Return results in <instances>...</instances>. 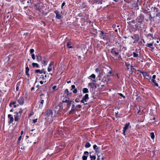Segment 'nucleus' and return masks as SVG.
<instances>
[{
	"instance_id": "nucleus-1",
	"label": "nucleus",
	"mask_w": 160,
	"mask_h": 160,
	"mask_svg": "<svg viewBox=\"0 0 160 160\" xmlns=\"http://www.w3.org/2000/svg\"><path fill=\"white\" fill-rule=\"evenodd\" d=\"M144 20V17L142 16H139L137 17V21L138 22L137 23V25H135V30L136 31L137 30L139 29L140 28V25L142 23Z\"/></svg>"
},
{
	"instance_id": "nucleus-2",
	"label": "nucleus",
	"mask_w": 160,
	"mask_h": 160,
	"mask_svg": "<svg viewBox=\"0 0 160 160\" xmlns=\"http://www.w3.org/2000/svg\"><path fill=\"white\" fill-rule=\"evenodd\" d=\"M89 99L88 95V94H86L84 96L82 97V100L80 101L81 102L84 103V105H87V103H85V102L87 101V100Z\"/></svg>"
},
{
	"instance_id": "nucleus-3",
	"label": "nucleus",
	"mask_w": 160,
	"mask_h": 160,
	"mask_svg": "<svg viewBox=\"0 0 160 160\" xmlns=\"http://www.w3.org/2000/svg\"><path fill=\"white\" fill-rule=\"evenodd\" d=\"M18 103L20 105H22L24 103V96H20L17 100Z\"/></svg>"
},
{
	"instance_id": "nucleus-4",
	"label": "nucleus",
	"mask_w": 160,
	"mask_h": 160,
	"mask_svg": "<svg viewBox=\"0 0 160 160\" xmlns=\"http://www.w3.org/2000/svg\"><path fill=\"white\" fill-rule=\"evenodd\" d=\"M140 73H141L144 77H147L146 78L148 79H150L151 78V76L147 72H140Z\"/></svg>"
},
{
	"instance_id": "nucleus-5",
	"label": "nucleus",
	"mask_w": 160,
	"mask_h": 160,
	"mask_svg": "<svg viewBox=\"0 0 160 160\" xmlns=\"http://www.w3.org/2000/svg\"><path fill=\"white\" fill-rule=\"evenodd\" d=\"M153 11L155 13H156V17H160V10H159V9L158 8H157L156 7H154L153 8Z\"/></svg>"
},
{
	"instance_id": "nucleus-6",
	"label": "nucleus",
	"mask_w": 160,
	"mask_h": 160,
	"mask_svg": "<svg viewBox=\"0 0 160 160\" xmlns=\"http://www.w3.org/2000/svg\"><path fill=\"white\" fill-rule=\"evenodd\" d=\"M99 32H100V35L101 38H102L104 40L106 37L108 36V34L107 33L103 32L102 31H99Z\"/></svg>"
},
{
	"instance_id": "nucleus-7",
	"label": "nucleus",
	"mask_w": 160,
	"mask_h": 160,
	"mask_svg": "<svg viewBox=\"0 0 160 160\" xmlns=\"http://www.w3.org/2000/svg\"><path fill=\"white\" fill-rule=\"evenodd\" d=\"M19 111L18 112H14V114H15V115H14V116H16L18 117H21V114L23 112V110L21 108H20L19 109Z\"/></svg>"
},
{
	"instance_id": "nucleus-8",
	"label": "nucleus",
	"mask_w": 160,
	"mask_h": 160,
	"mask_svg": "<svg viewBox=\"0 0 160 160\" xmlns=\"http://www.w3.org/2000/svg\"><path fill=\"white\" fill-rule=\"evenodd\" d=\"M54 13L56 14V18L58 19H61L62 18V16L60 14L59 12L57 10L54 11Z\"/></svg>"
},
{
	"instance_id": "nucleus-9",
	"label": "nucleus",
	"mask_w": 160,
	"mask_h": 160,
	"mask_svg": "<svg viewBox=\"0 0 160 160\" xmlns=\"http://www.w3.org/2000/svg\"><path fill=\"white\" fill-rule=\"evenodd\" d=\"M49 76V75H47V74H45V75H41L39 78V79H41L44 82H46V79L47 78H48Z\"/></svg>"
},
{
	"instance_id": "nucleus-10",
	"label": "nucleus",
	"mask_w": 160,
	"mask_h": 160,
	"mask_svg": "<svg viewBox=\"0 0 160 160\" xmlns=\"http://www.w3.org/2000/svg\"><path fill=\"white\" fill-rule=\"evenodd\" d=\"M130 124L129 122L125 124V126L124 127L123 130V133L125 136L126 135V131L128 128Z\"/></svg>"
},
{
	"instance_id": "nucleus-11",
	"label": "nucleus",
	"mask_w": 160,
	"mask_h": 160,
	"mask_svg": "<svg viewBox=\"0 0 160 160\" xmlns=\"http://www.w3.org/2000/svg\"><path fill=\"white\" fill-rule=\"evenodd\" d=\"M156 75H153L152 77V78L151 79V82L154 84V85L157 87H158V83H157L155 80V79L156 78Z\"/></svg>"
},
{
	"instance_id": "nucleus-12",
	"label": "nucleus",
	"mask_w": 160,
	"mask_h": 160,
	"mask_svg": "<svg viewBox=\"0 0 160 160\" xmlns=\"http://www.w3.org/2000/svg\"><path fill=\"white\" fill-rule=\"evenodd\" d=\"M96 78L95 75L94 74H92L89 76L88 78L91 79L93 82H97L96 80L95 79Z\"/></svg>"
},
{
	"instance_id": "nucleus-13",
	"label": "nucleus",
	"mask_w": 160,
	"mask_h": 160,
	"mask_svg": "<svg viewBox=\"0 0 160 160\" xmlns=\"http://www.w3.org/2000/svg\"><path fill=\"white\" fill-rule=\"evenodd\" d=\"M131 38L133 39L136 40L137 42L138 41L140 38L139 35L137 34H134L133 36H132Z\"/></svg>"
},
{
	"instance_id": "nucleus-14",
	"label": "nucleus",
	"mask_w": 160,
	"mask_h": 160,
	"mask_svg": "<svg viewBox=\"0 0 160 160\" xmlns=\"http://www.w3.org/2000/svg\"><path fill=\"white\" fill-rule=\"evenodd\" d=\"M54 62H51L49 64V66L48 68V72L51 71L52 70V66L53 68Z\"/></svg>"
},
{
	"instance_id": "nucleus-15",
	"label": "nucleus",
	"mask_w": 160,
	"mask_h": 160,
	"mask_svg": "<svg viewBox=\"0 0 160 160\" xmlns=\"http://www.w3.org/2000/svg\"><path fill=\"white\" fill-rule=\"evenodd\" d=\"M89 155V153L88 151H85L84 152L83 155L82 157V159L83 160H87V157Z\"/></svg>"
},
{
	"instance_id": "nucleus-16",
	"label": "nucleus",
	"mask_w": 160,
	"mask_h": 160,
	"mask_svg": "<svg viewBox=\"0 0 160 160\" xmlns=\"http://www.w3.org/2000/svg\"><path fill=\"white\" fill-rule=\"evenodd\" d=\"M8 118L9 119L8 122L10 123H12L14 120L11 114L8 115Z\"/></svg>"
},
{
	"instance_id": "nucleus-17",
	"label": "nucleus",
	"mask_w": 160,
	"mask_h": 160,
	"mask_svg": "<svg viewBox=\"0 0 160 160\" xmlns=\"http://www.w3.org/2000/svg\"><path fill=\"white\" fill-rule=\"evenodd\" d=\"M110 52L112 54H114V56H118V55L119 54L118 52H117L113 48L111 49Z\"/></svg>"
},
{
	"instance_id": "nucleus-18",
	"label": "nucleus",
	"mask_w": 160,
	"mask_h": 160,
	"mask_svg": "<svg viewBox=\"0 0 160 160\" xmlns=\"http://www.w3.org/2000/svg\"><path fill=\"white\" fill-rule=\"evenodd\" d=\"M46 115L48 116H52V112L51 109H49L47 110L46 112Z\"/></svg>"
},
{
	"instance_id": "nucleus-19",
	"label": "nucleus",
	"mask_w": 160,
	"mask_h": 160,
	"mask_svg": "<svg viewBox=\"0 0 160 160\" xmlns=\"http://www.w3.org/2000/svg\"><path fill=\"white\" fill-rule=\"evenodd\" d=\"M36 57L37 58V60L38 62H42V61L43 60L42 59V57L39 55H36Z\"/></svg>"
},
{
	"instance_id": "nucleus-20",
	"label": "nucleus",
	"mask_w": 160,
	"mask_h": 160,
	"mask_svg": "<svg viewBox=\"0 0 160 160\" xmlns=\"http://www.w3.org/2000/svg\"><path fill=\"white\" fill-rule=\"evenodd\" d=\"M103 75V74L102 73V72H100V73H99V74L98 75L97 78H99L98 80L100 81H102L103 80V79H102V76Z\"/></svg>"
},
{
	"instance_id": "nucleus-21",
	"label": "nucleus",
	"mask_w": 160,
	"mask_h": 160,
	"mask_svg": "<svg viewBox=\"0 0 160 160\" xmlns=\"http://www.w3.org/2000/svg\"><path fill=\"white\" fill-rule=\"evenodd\" d=\"M72 45V43L71 42H67L66 46L69 48H72V47L71 46Z\"/></svg>"
},
{
	"instance_id": "nucleus-22",
	"label": "nucleus",
	"mask_w": 160,
	"mask_h": 160,
	"mask_svg": "<svg viewBox=\"0 0 160 160\" xmlns=\"http://www.w3.org/2000/svg\"><path fill=\"white\" fill-rule=\"evenodd\" d=\"M90 157L91 160H95L96 158L95 156V155H92V153L91 152H90Z\"/></svg>"
},
{
	"instance_id": "nucleus-23",
	"label": "nucleus",
	"mask_w": 160,
	"mask_h": 160,
	"mask_svg": "<svg viewBox=\"0 0 160 160\" xmlns=\"http://www.w3.org/2000/svg\"><path fill=\"white\" fill-rule=\"evenodd\" d=\"M25 69H26L25 73L26 74V75L28 77H29V76H30V75H29V74L28 73V72H29V67L28 66L26 67V68H25Z\"/></svg>"
},
{
	"instance_id": "nucleus-24",
	"label": "nucleus",
	"mask_w": 160,
	"mask_h": 160,
	"mask_svg": "<svg viewBox=\"0 0 160 160\" xmlns=\"http://www.w3.org/2000/svg\"><path fill=\"white\" fill-rule=\"evenodd\" d=\"M61 108V106L60 105H57L55 108V111L56 112H59L60 110V109Z\"/></svg>"
},
{
	"instance_id": "nucleus-25",
	"label": "nucleus",
	"mask_w": 160,
	"mask_h": 160,
	"mask_svg": "<svg viewBox=\"0 0 160 160\" xmlns=\"http://www.w3.org/2000/svg\"><path fill=\"white\" fill-rule=\"evenodd\" d=\"M44 102V100H40V102L39 103V108H42V106Z\"/></svg>"
},
{
	"instance_id": "nucleus-26",
	"label": "nucleus",
	"mask_w": 160,
	"mask_h": 160,
	"mask_svg": "<svg viewBox=\"0 0 160 160\" xmlns=\"http://www.w3.org/2000/svg\"><path fill=\"white\" fill-rule=\"evenodd\" d=\"M153 45V43H148L146 45V46L147 47H148L152 48V49H153L154 48L153 47H152Z\"/></svg>"
},
{
	"instance_id": "nucleus-27",
	"label": "nucleus",
	"mask_w": 160,
	"mask_h": 160,
	"mask_svg": "<svg viewBox=\"0 0 160 160\" xmlns=\"http://www.w3.org/2000/svg\"><path fill=\"white\" fill-rule=\"evenodd\" d=\"M32 66L33 68H35V67L37 68H39V66L38 64L34 62H33L32 63Z\"/></svg>"
},
{
	"instance_id": "nucleus-28",
	"label": "nucleus",
	"mask_w": 160,
	"mask_h": 160,
	"mask_svg": "<svg viewBox=\"0 0 160 160\" xmlns=\"http://www.w3.org/2000/svg\"><path fill=\"white\" fill-rule=\"evenodd\" d=\"M138 52L136 51V52H133V57H138Z\"/></svg>"
},
{
	"instance_id": "nucleus-29",
	"label": "nucleus",
	"mask_w": 160,
	"mask_h": 160,
	"mask_svg": "<svg viewBox=\"0 0 160 160\" xmlns=\"http://www.w3.org/2000/svg\"><path fill=\"white\" fill-rule=\"evenodd\" d=\"M88 91L87 88H84L82 89V92L83 93H85L88 92Z\"/></svg>"
},
{
	"instance_id": "nucleus-30",
	"label": "nucleus",
	"mask_w": 160,
	"mask_h": 160,
	"mask_svg": "<svg viewBox=\"0 0 160 160\" xmlns=\"http://www.w3.org/2000/svg\"><path fill=\"white\" fill-rule=\"evenodd\" d=\"M48 61L47 60H43L41 62L42 64H44L45 66L47 65Z\"/></svg>"
},
{
	"instance_id": "nucleus-31",
	"label": "nucleus",
	"mask_w": 160,
	"mask_h": 160,
	"mask_svg": "<svg viewBox=\"0 0 160 160\" xmlns=\"http://www.w3.org/2000/svg\"><path fill=\"white\" fill-rule=\"evenodd\" d=\"M42 70L37 69L35 70V73H39L40 74L42 73Z\"/></svg>"
},
{
	"instance_id": "nucleus-32",
	"label": "nucleus",
	"mask_w": 160,
	"mask_h": 160,
	"mask_svg": "<svg viewBox=\"0 0 160 160\" xmlns=\"http://www.w3.org/2000/svg\"><path fill=\"white\" fill-rule=\"evenodd\" d=\"M40 96L41 97L40 100H44L45 98V96L43 93H42L40 95Z\"/></svg>"
},
{
	"instance_id": "nucleus-33",
	"label": "nucleus",
	"mask_w": 160,
	"mask_h": 160,
	"mask_svg": "<svg viewBox=\"0 0 160 160\" xmlns=\"http://www.w3.org/2000/svg\"><path fill=\"white\" fill-rule=\"evenodd\" d=\"M14 120L15 121L18 122L19 119L21 117L14 116Z\"/></svg>"
},
{
	"instance_id": "nucleus-34",
	"label": "nucleus",
	"mask_w": 160,
	"mask_h": 160,
	"mask_svg": "<svg viewBox=\"0 0 160 160\" xmlns=\"http://www.w3.org/2000/svg\"><path fill=\"white\" fill-rule=\"evenodd\" d=\"M91 146V144L89 142H86L85 144V147L86 148H89Z\"/></svg>"
},
{
	"instance_id": "nucleus-35",
	"label": "nucleus",
	"mask_w": 160,
	"mask_h": 160,
	"mask_svg": "<svg viewBox=\"0 0 160 160\" xmlns=\"http://www.w3.org/2000/svg\"><path fill=\"white\" fill-rule=\"evenodd\" d=\"M112 70H110L109 72L108 73V74H107V77H110L112 75H113V74L112 75Z\"/></svg>"
},
{
	"instance_id": "nucleus-36",
	"label": "nucleus",
	"mask_w": 160,
	"mask_h": 160,
	"mask_svg": "<svg viewBox=\"0 0 160 160\" xmlns=\"http://www.w3.org/2000/svg\"><path fill=\"white\" fill-rule=\"evenodd\" d=\"M150 136L152 139H153L154 138L155 136L154 132H152L150 133Z\"/></svg>"
},
{
	"instance_id": "nucleus-37",
	"label": "nucleus",
	"mask_w": 160,
	"mask_h": 160,
	"mask_svg": "<svg viewBox=\"0 0 160 160\" xmlns=\"http://www.w3.org/2000/svg\"><path fill=\"white\" fill-rule=\"evenodd\" d=\"M35 6L36 7L37 10H40L41 9V8L39 5H35Z\"/></svg>"
},
{
	"instance_id": "nucleus-38",
	"label": "nucleus",
	"mask_w": 160,
	"mask_h": 160,
	"mask_svg": "<svg viewBox=\"0 0 160 160\" xmlns=\"http://www.w3.org/2000/svg\"><path fill=\"white\" fill-rule=\"evenodd\" d=\"M95 72L97 73L99 72V73L100 72H102L98 68H97L95 69Z\"/></svg>"
},
{
	"instance_id": "nucleus-39",
	"label": "nucleus",
	"mask_w": 160,
	"mask_h": 160,
	"mask_svg": "<svg viewBox=\"0 0 160 160\" xmlns=\"http://www.w3.org/2000/svg\"><path fill=\"white\" fill-rule=\"evenodd\" d=\"M34 51V50L33 49H30V52L31 54H32L33 53Z\"/></svg>"
},
{
	"instance_id": "nucleus-40",
	"label": "nucleus",
	"mask_w": 160,
	"mask_h": 160,
	"mask_svg": "<svg viewBox=\"0 0 160 160\" xmlns=\"http://www.w3.org/2000/svg\"><path fill=\"white\" fill-rule=\"evenodd\" d=\"M82 108V106H81L80 105V104H78V105H77L76 107H75V108Z\"/></svg>"
},
{
	"instance_id": "nucleus-41",
	"label": "nucleus",
	"mask_w": 160,
	"mask_h": 160,
	"mask_svg": "<svg viewBox=\"0 0 160 160\" xmlns=\"http://www.w3.org/2000/svg\"><path fill=\"white\" fill-rule=\"evenodd\" d=\"M75 108V105L74 104H72V106L71 110L72 111H73Z\"/></svg>"
},
{
	"instance_id": "nucleus-42",
	"label": "nucleus",
	"mask_w": 160,
	"mask_h": 160,
	"mask_svg": "<svg viewBox=\"0 0 160 160\" xmlns=\"http://www.w3.org/2000/svg\"><path fill=\"white\" fill-rule=\"evenodd\" d=\"M78 91L77 88L74 89L73 90L72 92L74 93H76Z\"/></svg>"
},
{
	"instance_id": "nucleus-43",
	"label": "nucleus",
	"mask_w": 160,
	"mask_h": 160,
	"mask_svg": "<svg viewBox=\"0 0 160 160\" xmlns=\"http://www.w3.org/2000/svg\"><path fill=\"white\" fill-rule=\"evenodd\" d=\"M125 65L127 66V67H128V66H130V64L128 62H125ZM128 68V69L129 68Z\"/></svg>"
},
{
	"instance_id": "nucleus-44",
	"label": "nucleus",
	"mask_w": 160,
	"mask_h": 160,
	"mask_svg": "<svg viewBox=\"0 0 160 160\" xmlns=\"http://www.w3.org/2000/svg\"><path fill=\"white\" fill-rule=\"evenodd\" d=\"M21 138H22V136H20L19 138H18V143H20V141L21 140Z\"/></svg>"
},
{
	"instance_id": "nucleus-45",
	"label": "nucleus",
	"mask_w": 160,
	"mask_h": 160,
	"mask_svg": "<svg viewBox=\"0 0 160 160\" xmlns=\"http://www.w3.org/2000/svg\"><path fill=\"white\" fill-rule=\"evenodd\" d=\"M68 89H66L65 90H64V92L66 94H67V95L68 94Z\"/></svg>"
},
{
	"instance_id": "nucleus-46",
	"label": "nucleus",
	"mask_w": 160,
	"mask_h": 160,
	"mask_svg": "<svg viewBox=\"0 0 160 160\" xmlns=\"http://www.w3.org/2000/svg\"><path fill=\"white\" fill-rule=\"evenodd\" d=\"M32 54L31 56H32V58L33 60H34L35 58L34 54V53H33L32 54Z\"/></svg>"
},
{
	"instance_id": "nucleus-47",
	"label": "nucleus",
	"mask_w": 160,
	"mask_h": 160,
	"mask_svg": "<svg viewBox=\"0 0 160 160\" xmlns=\"http://www.w3.org/2000/svg\"><path fill=\"white\" fill-rule=\"evenodd\" d=\"M126 50H127L126 47H125L124 46H123L122 47V50H123V51H125Z\"/></svg>"
},
{
	"instance_id": "nucleus-48",
	"label": "nucleus",
	"mask_w": 160,
	"mask_h": 160,
	"mask_svg": "<svg viewBox=\"0 0 160 160\" xmlns=\"http://www.w3.org/2000/svg\"><path fill=\"white\" fill-rule=\"evenodd\" d=\"M99 149H100V147H97L96 149L95 150L96 152H99Z\"/></svg>"
},
{
	"instance_id": "nucleus-49",
	"label": "nucleus",
	"mask_w": 160,
	"mask_h": 160,
	"mask_svg": "<svg viewBox=\"0 0 160 160\" xmlns=\"http://www.w3.org/2000/svg\"><path fill=\"white\" fill-rule=\"evenodd\" d=\"M95 2L97 3H98V4H99V3L101 4L102 3V1L99 2V1H98V0H96Z\"/></svg>"
},
{
	"instance_id": "nucleus-50",
	"label": "nucleus",
	"mask_w": 160,
	"mask_h": 160,
	"mask_svg": "<svg viewBox=\"0 0 160 160\" xmlns=\"http://www.w3.org/2000/svg\"><path fill=\"white\" fill-rule=\"evenodd\" d=\"M154 18V17H152V16L151 14H149V19H150V20H151L152 18Z\"/></svg>"
},
{
	"instance_id": "nucleus-51",
	"label": "nucleus",
	"mask_w": 160,
	"mask_h": 160,
	"mask_svg": "<svg viewBox=\"0 0 160 160\" xmlns=\"http://www.w3.org/2000/svg\"><path fill=\"white\" fill-rule=\"evenodd\" d=\"M75 102H80V100L79 98H76L75 100Z\"/></svg>"
},
{
	"instance_id": "nucleus-52",
	"label": "nucleus",
	"mask_w": 160,
	"mask_h": 160,
	"mask_svg": "<svg viewBox=\"0 0 160 160\" xmlns=\"http://www.w3.org/2000/svg\"><path fill=\"white\" fill-rule=\"evenodd\" d=\"M118 94L120 95V96H121V97H123L124 98H125V97L124 96L122 93H118Z\"/></svg>"
},
{
	"instance_id": "nucleus-53",
	"label": "nucleus",
	"mask_w": 160,
	"mask_h": 160,
	"mask_svg": "<svg viewBox=\"0 0 160 160\" xmlns=\"http://www.w3.org/2000/svg\"><path fill=\"white\" fill-rule=\"evenodd\" d=\"M72 89L71 90H72V89H74L75 88V86L74 85H72L71 86Z\"/></svg>"
},
{
	"instance_id": "nucleus-54",
	"label": "nucleus",
	"mask_w": 160,
	"mask_h": 160,
	"mask_svg": "<svg viewBox=\"0 0 160 160\" xmlns=\"http://www.w3.org/2000/svg\"><path fill=\"white\" fill-rule=\"evenodd\" d=\"M65 3L64 2L62 4V6H61V8L62 9H63V6H64V5H65Z\"/></svg>"
},
{
	"instance_id": "nucleus-55",
	"label": "nucleus",
	"mask_w": 160,
	"mask_h": 160,
	"mask_svg": "<svg viewBox=\"0 0 160 160\" xmlns=\"http://www.w3.org/2000/svg\"><path fill=\"white\" fill-rule=\"evenodd\" d=\"M98 146L96 145H94L93 146V149L95 150L96 148H97V147Z\"/></svg>"
},
{
	"instance_id": "nucleus-56",
	"label": "nucleus",
	"mask_w": 160,
	"mask_h": 160,
	"mask_svg": "<svg viewBox=\"0 0 160 160\" xmlns=\"http://www.w3.org/2000/svg\"><path fill=\"white\" fill-rule=\"evenodd\" d=\"M42 73H43V75H45V74H46V72L45 71H44V69H42Z\"/></svg>"
},
{
	"instance_id": "nucleus-57",
	"label": "nucleus",
	"mask_w": 160,
	"mask_h": 160,
	"mask_svg": "<svg viewBox=\"0 0 160 160\" xmlns=\"http://www.w3.org/2000/svg\"><path fill=\"white\" fill-rule=\"evenodd\" d=\"M38 119H34L33 120V122L34 123H35L37 121Z\"/></svg>"
},
{
	"instance_id": "nucleus-58",
	"label": "nucleus",
	"mask_w": 160,
	"mask_h": 160,
	"mask_svg": "<svg viewBox=\"0 0 160 160\" xmlns=\"http://www.w3.org/2000/svg\"><path fill=\"white\" fill-rule=\"evenodd\" d=\"M56 88H57L56 86H53L52 87V89L53 90H54Z\"/></svg>"
},
{
	"instance_id": "nucleus-59",
	"label": "nucleus",
	"mask_w": 160,
	"mask_h": 160,
	"mask_svg": "<svg viewBox=\"0 0 160 160\" xmlns=\"http://www.w3.org/2000/svg\"><path fill=\"white\" fill-rule=\"evenodd\" d=\"M69 100L68 99H66L64 101L65 102H66L67 103L69 102Z\"/></svg>"
},
{
	"instance_id": "nucleus-60",
	"label": "nucleus",
	"mask_w": 160,
	"mask_h": 160,
	"mask_svg": "<svg viewBox=\"0 0 160 160\" xmlns=\"http://www.w3.org/2000/svg\"><path fill=\"white\" fill-rule=\"evenodd\" d=\"M118 57V59H119L120 58H121V55H120L119 54H118V56H117Z\"/></svg>"
},
{
	"instance_id": "nucleus-61",
	"label": "nucleus",
	"mask_w": 160,
	"mask_h": 160,
	"mask_svg": "<svg viewBox=\"0 0 160 160\" xmlns=\"http://www.w3.org/2000/svg\"><path fill=\"white\" fill-rule=\"evenodd\" d=\"M11 103H12V105H15V104L16 103V102H11Z\"/></svg>"
},
{
	"instance_id": "nucleus-62",
	"label": "nucleus",
	"mask_w": 160,
	"mask_h": 160,
	"mask_svg": "<svg viewBox=\"0 0 160 160\" xmlns=\"http://www.w3.org/2000/svg\"><path fill=\"white\" fill-rule=\"evenodd\" d=\"M19 106V105H14L13 106L14 108H16V107L18 106Z\"/></svg>"
},
{
	"instance_id": "nucleus-63",
	"label": "nucleus",
	"mask_w": 160,
	"mask_h": 160,
	"mask_svg": "<svg viewBox=\"0 0 160 160\" xmlns=\"http://www.w3.org/2000/svg\"><path fill=\"white\" fill-rule=\"evenodd\" d=\"M12 105V103H11V102L9 104V107H11Z\"/></svg>"
},
{
	"instance_id": "nucleus-64",
	"label": "nucleus",
	"mask_w": 160,
	"mask_h": 160,
	"mask_svg": "<svg viewBox=\"0 0 160 160\" xmlns=\"http://www.w3.org/2000/svg\"><path fill=\"white\" fill-rule=\"evenodd\" d=\"M39 82L41 84H42L43 83V82L42 81H40Z\"/></svg>"
}]
</instances>
